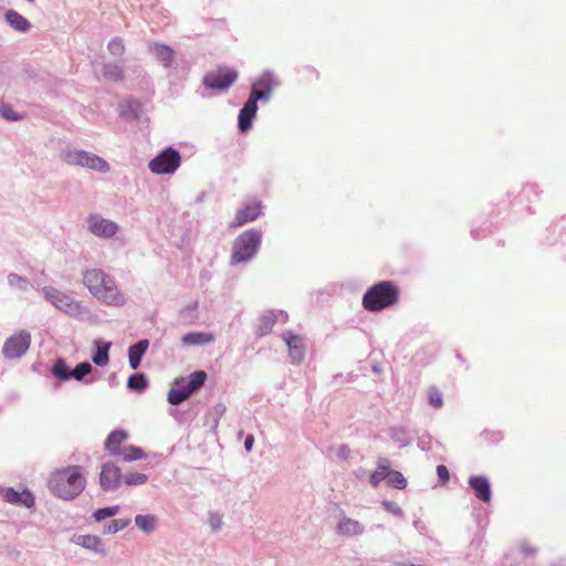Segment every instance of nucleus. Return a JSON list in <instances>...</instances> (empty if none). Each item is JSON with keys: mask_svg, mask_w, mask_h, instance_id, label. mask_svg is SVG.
I'll return each mask as SVG.
<instances>
[{"mask_svg": "<svg viewBox=\"0 0 566 566\" xmlns=\"http://www.w3.org/2000/svg\"><path fill=\"white\" fill-rule=\"evenodd\" d=\"M86 486L85 470L81 465H69L50 474L48 488L56 497L70 501L77 497Z\"/></svg>", "mask_w": 566, "mask_h": 566, "instance_id": "nucleus-1", "label": "nucleus"}, {"mask_svg": "<svg viewBox=\"0 0 566 566\" xmlns=\"http://www.w3.org/2000/svg\"><path fill=\"white\" fill-rule=\"evenodd\" d=\"M83 282L90 292L101 302L108 305H120L124 296L117 289L115 281L99 269H92L84 273Z\"/></svg>", "mask_w": 566, "mask_h": 566, "instance_id": "nucleus-2", "label": "nucleus"}, {"mask_svg": "<svg viewBox=\"0 0 566 566\" xmlns=\"http://www.w3.org/2000/svg\"><path fill=\"white\" fill-rule=\"evenodd\" d=\"M260 244L261 233L259 231H244L233 243L232 262L240 263L250 260L259 250Z\"/></svg>", "mask_w": 566, "mask_h": 566, "instance_id": "nucleus-3", "label": "nucleus"}, {"mask_svg": "<svg viewBox=\"0 0 566 566\" xmlns=\"http://www.w3.org/2000/svg\"><path fill=\"white\" fill-rule=\"evenodd\" d=\"M61 158L67 165H77L97 171H107L108 164L101 157L84 150L65 149L61 154Z\"/></svg>", "mask_w": 566, "mask_h": 566, "instance_id": "nucleus-4", "label": "nucleus"}, {"mask_svg": "<svg viewBox=\"0 0 566 566\" xmlns=\"http://www.w3.org/2000/svg\"><path fill=\"white\" fill-rule=\"evenodd\" d=\"M180 163L179 153L172 147H167L149 161L148 168L156 175L172 174L178 169Z\"/></svg>", "mask_w": 566, "mask_h": 566, "instance_id": "nucleus-5", "label": "nucleus"}, {"mask_svg": "<svg viewBox=\"0 0 566 566\" xmlns=\"http://www.w3.org/2000/svg\"><path fill=\"white\" fill-rule=\"evenodd\" d=\"M367 311L377 312L389 306V282H380L371 286L363 297Z\"/></svg>", "mask_w": 566, "mask_h": 566, "instance_id": "nucleus-6", "label": "nucleus"}, {"mask_svg": "<svg viewBox=\"0 0 566 566\" xmlns=\"http://www.w3.org/2000/svg\"><path fill=\"white\" fill-rule=\"evenodd\" d=\"M31 345V334L27 331H19L11 335L2 346V355L7 359H18L22 357Z\"/></svg>", "mask_w": 566, "mask_h": 566, "instance_id": "nucleus-7", "label": "nucleus"}, {"mask_svg": "<svg viewBox=\"0 0 566 566\" xmlns=\"http://www.w3.org/2000/svg\"><path fill=\"white\" fill-rule=\"evenodd\" d=\"M238 73L231 69H218L217 71L209 72L203 83L208 88L227 90L237 80Z\"/></svg>", "mask_w": 566, "mask_h": 566, "instance_id": "nucleus-8", "label": "nucleus"}, {"mask_svg": "<svg viewBox=\"0 0 566 566\" xmlns=\"http://www.w3.org/2000/svg\"><path fill=\"white\" fill-rule=\"evenodd\" d=\"M262 208L261 201L252 200L248 202L244 207L237 210L230 228H239L256 220L262 213Z\"/></svg>", "mask_w": 566, "mask_h": 566, "instance_id": "nucleus-9", "label": "nucleus"}, {"mask_svg": "<svg viewBox=\"0 0 566 566\" xmlns=\"http://www.w3.org/2000/svg\"><path fill=\"white\" fill-rule=\"evenodd\" d=\"M122 472L120 468L117 467L113 462H106L102 465L101 474H99V484L102 490H115L122 483Z\"/></svg>", "mask_w": 566, "mask_h": 566, "instance_id": "nucleus-10", "label": "nucleus"}, {"mask_svg": "<svg viewBox=\"0 0 566 566\" xmlns=\"http://www.w3.org/2000/svg\"><path fill=\"white\" fill-rule=\"evenodd\" d=\"M43 294L56 308L61 311L66 313H74L78 311V304L72 297L56 289L45 287L43 289Z\"/></svg>", "mask_w": 566, "mask_h": 566, "instance_id": "nucleus-11", "label": "nucleus"}, {"mask_svg": "<svg viewBox=\"0 0 566 566\" xmlns=\"http://www.w3.org/2000/svg\"><path fill=\"white\" fill-rule=\"evenodd\" d=\"M259 96L260 95L255 93L253 97H249L239 113L238 126L242 133H247L251 128L258 112Z\"/></svg>", "mask_w": 566, "mask_h": 566, "instance_id": "nucleus-12", "label": "nucleus"}, {"mask_svg": "<svg viewBox=\"0 0 566 566\" xmlns=\"http://www.w3.org/2000/svg\"><path fill=\"white\" fill-rule=\"evenodd\" d=\"M2 499L10 504L32 507L34 505V495L29 490L18 492L12 488H7L1 491Z\"/></svg>", "mask_w": 566, "mask_h": 566, "instance_id": "nucleus-13", "label": "nucleus"}, {"mask_svg": "<svg viewBox=\"0 0 566 566\" xmlns=\"http://www.w3.org/2000/svg\"><path fill=\"white\" fill-rule=\"evenodd\" d=\"M276 85L277 82L274 76L271 73H264L253 82L249 97H253L256 93L260 95L259 99H268Z\"/></svg>", "mask_w": 566, "mask_h": 566, "instance_id": "nucleus-14", "label": "nucleus"}, {"mask_svg": "<svg viewBox=\"0 0 566 566\" xmlns=\"http://www.w3.org/2000/svg\"><path fill=\"white\" fill-rule=\"evenodd\" d=\"M88 227L92 233L104 238L113 237L118 228L115 222L103 219L98 216H92L88 219Z\"/></svg>", "mask_w": 566, "mask_h": 566, "instance_id": "nucleus-15", "label": "nucleus"}, {"mask_svg": "<svg viewBox=\"0 0 566 566\" xmlns=\"http://www.w3.org/2000/svg\"><path fill=\"white\" fill-rule=\"evenodd\" d=\"M283 338L289 347V353L293 361L301 363L305 356V344L303 337L287 332Z\"/></svg>", "mask_w": 566, "mask_h": 566, "instance_id": "nucleus-16", "label": "nucleus"}, {"mask_svg": "<svg viewBox=\"0 0 566 566\" xmlns=\"http://www.w3.org/2000/svg\"><path fill=\"white\" fill-rule=\"evenodd\" d=\"M469 485L474 491L475 496L482 502H489L491 500V485L485 476L472 475L469 479Z\"/></svg>", "mask_w": 566, "mask_h": 566, "instance_id": "nucleus-17", "label": "nucleus"}, {"mask_svg": "<svg viewBox=\"0 0 566 566\" xmlns=\"http://www.w3.org/2000/svg\"><path fill=\"white\" fill-rule=\"evenodd\" d=\"M128 437V432L125 430L112 431L104 442L105 450L108 451L111 455L116 457L122 450V443L125 442Z\"/></svg>", "mask_w": 566, "mask_h": 566, "instance_id": "nucleus-18", "label": "nucleus"}, {"mask_svg": "<svg viewBox=\"0 0 566 566\" xmlns=\"http://www.w3.org/2000/svg\"><path fill=\"white\" fill-rule=\"evenodd\" d=\"M148 340L142 339L135 345H132L128 349L129 365L133 369H137L140 365L143 355L148 348Z\"/></svg>", "mask_w": 566, "mask_h": 566, "instance_id": "nucleus-19", "label": "nucleus"}, {"mask_svg": "<svg viewBox=\"0 0 566 566\" xmlns=\"http://www.w3.org/2000/svg\"><path fill=\"white\" fill-rule=\"evenodd\" d=\"M6 21L17 31L27 32L31 28V23L15 10L6 12Z\"/></svg>", "mask_w": 566, "mask_h": 566, "instance_id": "nucleus-20", "label": "nucleus"}, {"mask_svg": "<svg viewBox=\"0 0 566 566\" xmlns=\"http://www.w3.org/2000/svg\"><path fill=\"white\" fill-rule=\"evenodd\" d=\"M214 340L212 333L192 332L184 335L182 343L187 346L201 345Z\"/></svg>", "mask_w": 566, "mask_h": 566, "instance_id": "nucleus-21", "label": "nucleus"}, {"mask_svg": "<svg viewBox=\"0 0 566 566\" xmlns=\"http://www.w3.org/2000/svg\"><path fill=\"white\" fill-rule=\"evenodd\" d=\"M116 457H120L124 461L130 462L136 460H144L146 458L145 451L136 446H127L122 448L119 454Z\"/></svg>", "mask_w": 566, "mask_h": 566, "instance_id": "nucleus-22", "label": "nucleus"}, {"mask_svg": "<svg viewBox=\"0 0 566 566\" xmlns=\"http://www.w3.org/2000/svg\"><path fill=\"white\" fill-rule=\"evenodd\" d=\"M95 345L97 347L96 353L93 356V363L97 366H105L108 364V350L111 348V343H103L101 340H95Z\"/></svg>", "mask_w": 566, "mask_h": 566, "instance_id": "nucleus-23", "label": "nucleus"}, {"mask_svg": "<svg viewBox=\"0 0 566 566\" xmlns=\"http://www.w3.org/2000/svg\"><path fill=\"white\" fill-rule=\"evenodd\" d=\"M363 531L357 521L344 517L338 524V532L343 535H358Z\"/></svg>", "mask_w": 566, "mask_h": 566, "instance_id": "nucleus-24", "label": "nucleus"}, {"mask_svg": "<svg viewBox=\"0 0 566 566\" xmlns=\"http://www.w3.org/2000/svg\"><path fill=\"white\" fill-rule=\"evenodd\" d=\"M153 51L157 59L160 60L165 66H169L174 61V51L171 48L164 44H154Z\"/></svg>", "mask_w": 566, "mask_h": 566, "instance_id": "nucleus-25", "label": "nucleus"}, {"mask_svg": "<svg viewBox=\"0 0 566 566\" xmlns=\"http://www.w3.org/2000/svg\"><path fill=\"white\" fill-rule=\"evenodd\" d=\"M207 375L205 371H195L192 373L186 385L185 388L192 395L197 389H199L206 381Z\"/></svg>", "mask_w": 566, "mask_h": 566, "instance_id": "nucleus-26", "label": "nucleus"}, {"mask_svg": "<svg viewBox=\"0 0 566 566\" xmlns=\"http://www.w3.org/2000/svg\"><path fill=\"white\" fill-rule=\"evenodd\" d=\"M52 375L60 381H66L71 378V371L64 359L59 358L53 367Z\"/></svg>", "mask_w": 566, "mask_h": 566, "instance_id": "nucleus-27", "label": "nucleus"}, {"mask_svg": "<svg viewBox=\"0 0 566 566\" xmlns=\"http://www.w3.org/2000/svg\"><path fill=\"white\" fill-rule=\"evenodd\" d=\"M135 523L139 530L149 533L155 530L157 517L155 515H136Z\"/></svg>", "mask_w": 566, "mask_h": 566, "instance_id": "nucleus-28", "label": "nucleus"}, {"mask_svg": "<svg viewBox=\"0 0 566 566\" xmlns=\"http://www.w3.org/2000/svg\"><path fill=\"white\" fill-rule=\"evenodd\" d=\"M103 77L109 81L119 82L124 78L123 69L117 64H106L103 67Z\"/></svg>", "mask_w": 566, "mask_h": 566, "instance_id": "nucleus-29", "label": "nucleus"}, {"mask_svg": "<svg viewBox=\"0 0 566 566\" xmlns=\"http://www.w3.org/2000/svg\"><path fill=\"white\" fill-rule=\"evenodd\" d=\"M190 396H191V394L185 388V386L178 387V388H172L168 392V401L171 405H179L182 401H185L187 398H189Z\"/></svg>", "mask_w": 566, "mask_h": 566, "instance_id": "nucleus-30", "label": "nucleus"}, {"mask_svg": "<svg viewBox=\"0 0 566 566\" xmlns=\"http://www.w3.org/2000/svg\"><path fill=\"white\" fill-rule=\"evenodd\" d=\"M391 439L398 442L399 447H405L411 443L413 437L408 430L400 428L391 432Z\"/></svg>", "mask_w": 566, "mask_h": 566, "instance_id": "nucleus-31", "label": "nucleus"}, {"mask_svg": "<svg viewBox=\"0 0 566 566\" xmlns=\"http://www.w3.org/2000/svg\"><path fill=\"white\" fill-rule=\"evenodd\" d=\"M147 386L148 381L144 374H135L130 376L127 381V387L137 391L146 389Z\"/></svg>", "mask_w": 566, "mask_h": 566, "instance_id": "nucleus-32", "label": "nucleus"}, {"mask_svg": "<svg viewBox=\"0 0 566 566\" xmlns=\"http://www.w3.org/2000/svg\"><path fill=\"white\" fill-rule=\"evenodd\" d=\"M427 397L432 408L440 409L443 406L442 392L436 386L429 387Z\"/></svg>", "mask_w": 566, "mask_h": 566, "instance_id": "nucleus-33", "label": "nucleus"}, {"mask_svg": "<svg viewBox=\"0 0 566 566\" xmlns=\"http://www.w3.org/2000/svg\"><path fill=\"white\" fill-rule=\"evenodd\" d=\"M147 475L139 472L128 473L122 479V481H124V483L129 486L143 485L147 482Z\"/></svg>", "mask_w": 566, "mask_h": 566, "instance_id": "nucleus-34", "label": "nucleus"}, {"mask_svg": "<svg viewBox=\"0 0 566 566\" xmlns=\"http://www.w3.org/2000/svg\"><path fill=\"white\" fill-rule=\"evenodd\" d=\"M275 322H276V318L273 313L264 314L260 318V325H259L260 334L265 335V334L270 333L272 331Z\"/></svg>", "mask_w": 566, "mask_h": 566, "instance_id": "nucleus-35", "label": "nucleus"}, {"mask_svg": "<svg viewBox=\"0 0 566 566\" xmlns=\"http://www.w3.org/2000/svg\"><path fill=\"white\" fill-rule=\"evenodd\" d=\"M107 49L111 54L115 56H122L125 53L124 41L119 38H114L108 42Z\"/></svg>", "mask_w": 566, "mask_h": 566, "instance_id": "nucleus-36", "label": "nucleus"}, {"mask_svg": "<svg viewBox=\"0 0 566 566\" xmlns=\"http://www.w3.org/2000/svg\"><path fill=\"white\" fill-rule=\"evenodd\" d=\"M91 371L92 366L90 363H81L71 371V377L76 380H82L84 376L88 375Z\"/></svg>", "mask_w": 566, "mask_h": 566, "instance_id": "nucleus-37", "label": "nucleus"}, {"mask_svg": "<svg viewBox=\"0 0 566 566\" xmlns=\"http://www.w3.org/2000/svg\"><path fill=\"white\" fill-rule=\"evenodd\" d=\"M78 543L88 549L96 551L101 544V539L95 535H83L78 537Z\"/></svg>", "mask_w": 566, "mask_h": 566, "instance_id": "nucleus-38", "label": "nucleus"}, {"mask_svg": "<svg viewBox=\"0 0 566 566\" xmlns=\"http://www.w3.org/2000/svg\"><path fill=\"white\" fill-rule=\"evenodd\" d=\"M389 475V468L381 465L370 475V484L377 486L382 480Z\"/></svg>", "mask_w": 566, "mask_h": 566, "instance_id": "nucleus-39", "label": "nucleus"}, {"mask_svg": "<svg viewBox=\"0 0 566 566\" xmlns=\"http://www.w3.org/2000/svg\"><path fill=\"white\" fill-rule=\"evenodd\" d=\"M118 511H119V506H117V505L98 509L97 511H95L94 517L97 522H99L102 520H105L107 517H112V516L116 515L118 513Z\"/></svg>", "mask_w": 566, "mask_h": 566, "instance_id": "nucleus-40", "label": "nucleus"}, {"mask_svg": "<svg viewBox=\"0 0 566 566\" xmlns=\"http://www.w3.org/2000/svg\"><path fill=\"white\" fill-rule=\"evenodd\" d=\"M130 521L129 520H125V518H119V520H113L108 525H107V530L106 532L107 533H117L122 530H124L125 527H127L129 525Z\"/></svg>", "mask_w": 566, "mask_h": 566, "instance_id": "nucleus-41", "label": "nucleus"}, {"mask_svg": "<svg viewBox=\"0 0 566 566\" xmlns=\"http://www.w3.org/2000/svg\"><path fill=\"white\" fill-rule=\"evenodd\" d=\"M391 486L400 490L407 486V480L401 472L391 470Z\"/></svg>", "mask_w": 566, "mask_h": 566, "instance_id": "nucleus-42", "label": "nucleus"}, {"mask_svg": "<svg viewBox=\"0 0 566 566\" xmlns=\"http://www.w3.org/2000/svg\"><path fill=\"white\" fill-rule=\"evenodd\" d=\"M8 282L12 286H20L21 289H25L27 280L19 274L10 273L8 275Z\"/></svg>", "mask_w": 566, "mask_h": 566, "instance_id": "nucleus-43", "label": "nucleus"}, {"mask_svg": "<svg viewBox=\"0 0 566 566\" xmlns=\"http://www.w3.org/2000/svg\"><path fill=\"white\" fill-rule=\"evenodd\" d=\"M0 114L9 120H18L21 118L14 113V111L10 106H2L0 109Z\"/></svg>", "mask_w": 566, "mask_h": 566, "instance_id": "nucleus-44", "label": "nucleus"}, {"mask_svg": "<svg viewBox=\"0 0 566 566\" xmlns=\"http://www.w3.org/2000/svg\"><path fill=\"white\" fill-rule=\"evenodd\" d=\"M437 475H438V479L441 483H446L447 481H449V470L446 465H438L437 467Z\"/></svg>", "mask_w": 566, "mask_h": 566, "instance_id": "nucleus-45", "label": "nucleus"}, {"mask_svg": "<svg viewBox=\"0 0 566 566\" xmlns=\"http://www.w3.org/2000/svg\"><path fill=\"white\" fill-rule=\"evenodd\" d=\"M209 524L211 526L212 530H219L222 525V517L221 515L214 513V514H211L210 517H209Z\"/></svg>", "mask_w": 566, "mask_h": 566, "instance_id": "nucleus-46", "label": "nucleus"}, {"mask_svg": "<svg viewBox=\"0 0 566 566\" xmlns=\"http://www.w3.org/2000/svg\"><path fill=\"white\" fill-rule=\"evenodd\" d=\"M521 552L525 555V556H533L535 553H536V548L533 547L530 543L527 542H523L521 543Z\"/></svg>", "mask_w": 566, "mask_h": 566, "instance_id": "nucleus-47", "label": "nucleus"}, {"mask_svg": "<svg viewBox=\"0 0 566 566\" xmlns=\"http://www.w3.org/2000/svg\"><path fill=\"white\" fill-rule=\"evenodd\" d=\"M253 443H254V437L252 434H249L247 438H245V441H244V447H245V450L247 451H251L252 448H253Z\"/></svg>", "mask_w": 566, "mask_h": 566, "instance_id": "nucleus-48", "label": "nucleus"}, {"mask_svg": "<svg viewBox=\"0 0 566 566\" xmlns=\"http://www.w3.org/2000/svg\"><path fill=\"white\" fill-rule=\"evenodd\" d=\"M398 297V289L391 284V305H394Z\"/></svg>", "mask_w": 566, "mask_h": 566, "instance_id": "nucleus-49", "label": "nucleus"}, {"mask_svg": "<svg viewBox=\"0 0 566 566\" xmlns=\"http://www.w3.org/2000/svg\"><path fill=\"white\" fill-rule=\"evenodd\" d=\"M391 514L402 516V511L400 507H397L391 503Z\"/></svg>", "mask_w": 566, "mask_h": 566, "instance_id": "nucleus-50", "label": "nucleus"}]
</instances>
